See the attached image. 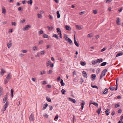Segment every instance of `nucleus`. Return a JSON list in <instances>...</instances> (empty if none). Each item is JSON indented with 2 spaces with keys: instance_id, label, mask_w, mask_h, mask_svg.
<instances>
[{
  "instance_id": "obj_24",
  "label": "nucleus",
  "mask_w": 123,
  "mask_h": 123,
  "mask_svg": "<svg viewBox=\"0 0 123 123\" xmlns=\"http://www.w3.org/2000/svg\"><path fill=\"white\" fill-rule=\"evenodd\" d=\"M57 32L58 34H60L61 33L60 29L59 28H57Z\"/></svg>"
},
{
  "instance_id": "obj_59",
  "label": "nucleus",
  "mask_w": 123,
  "mask_h": 123,
  "mask_svg": "<svg viewBox=\"0 0 123 123\" xmlns=\"http://www.w3.org/2000/svg\"><path fill=\"white\" fill-rule=\"evenodd\" d=\"M111 0H106V3H109L111 2Z\"/></svg>"
},
{
  "instance_id": "obj_56",
  "label": "nucleus",
  "mask_w": 123,
  "mask_h": 123,
  "mask_svg": "<svg viewBox=\"0 0 123 123\" xmlns=\"http://www.w3.org/2000/svg\"><path fill=\"white\" fill-rule=\"evenodd\" d=\"M58 118V115H57L54 118V120H55V119H57Z\"/></svg>"
},
{
  "instance_id": "obj_29",
  "label": "nucleus",
  "mask_w": 123,
  "mask_h": 123,
  "mask_svg": "<svg viewBox=\"0 0 123 123\" xmlns=\"http://www.w3.org/2000/svg\"><path fill=\"white\" fill-rule=\"evenodd\" d=\"M14 91L12 89H11V97L12 98L13 97V94Z\"/></svg>"
},
{
  "instance_id": "obj_39",
  "label": "nucleus",
  "mask_w": 123,
  "mask_h": 123,
  "mask_svg": "<svg viewBox=\"0 0 123 123\" xmlns=\"http://www.w3.org/2000/svg\"><path fill=\"white\" fill-rule=\"evenodd\" d=\"M45 51H41V55H43L45 53Z\"/></svg>"
},
{
  "instance_id": "obj_60",
  "label": "nucleus",
  "mask_w": 123,
  "mask_h": 123,
  "mask_svg": "<svg viewBox=\"0 0 123 123\" xmlns=\"http://www.w3.org/2000/svg\"><path fill=\"white\" fill-rule=\"evenodd\" d=\"M99 37V35H97L95 36V38L96 39H97Z\"/></svg>"
},
{
  "instance_id": "obj_13",
  "label": "nucleus",
  "mask_w": 123,
  "mask_h": 123,
  "mask_svg": "<svg viewBox=\"0 0 123 123\" xmlns=\"http://www.w3.org/2000/svg\"><path fill=\"white\" fill-rule=\"evenodd\" d=\"M2 13L4 14H6V10L4 7H2Z\"/></svg>"
},
{
  "instance_id": "obj_58",
  "label": "nucleus",
  "mask_w": 123,
  "mask_h": 123,
  "mask_svg": "<svg viewBox=\"0 0 123 123\" xmlns=\"http://www.w3.org/2000/svg\"><path fill=\"white\" fill-rule=\"evenodd\" d=\"M100 69L99 68L96 71L97 73V74L99 73L100 72Z\"/></svg>"
},
{
  "instance_id": "obj_53",
  "label": "nucleus",
  "mask_w": 123,
  "mask_h": 123,
  "mask_svg": "<svg viewBox=\"0 0 123 123\" xmlns=\"http://www.w3.org/2000/svg\"><path fill=\"white\" fill-rule=\"evenodd\" d=\"M65 91L64 89H62V94H65Z\"/></svg>"
},
{
  "instance_id": "obj_10",
  "label": "nucleus",
  "mask_w": 123,
  "mask_h": 123,
  "mask_svg": "<svg viewBox=\"0 0 123 123\" xmlns=\"http://www.w3.org/2000/svg\"><path fill=\"white\" fill-rule=\"evenodd\" d=\"M123 54V52L122 51H120L119 53L117 54L116 56V57H118L122 55Z\"/></svg>"
},
{
  "instance_id": "obj_36",
  "label": "nucleus",
  "mask_w": 123,
  "mask_h": 123,
  "mask_svg": "<svg viewBox=\"0 0 123 123\" xmlns=\"http://www.w3.org/2000/svg\"><path fill=\"white\" fill-rule=\"evenodd\" d=\"M105 74L104 73L102 72L101 75L100 76V78H102L105 75Z\"/></svg>"
},
{
  "instance_id": "obj_3",
  "label": "nucleus",
  "mask_w": 123,
  "mask_h": 123,
  "mask_svg": "<svg viewBox=\"0 0 123 123\" xmlns=\"http://www.w3.org/2000/svg\"><path fill=\"white\" fill-rule=\"evenodd\" d=\"M31 27V25H26L25 27L23 28V30H27L28 29Z\"/></svg>"
},
{
  "instance_id": "obj_61",
  "label": "nucleus",
  "mask_w": 123,
  "mask_h": 123,
  "mask_svg": "<svg viewBox=\"0 0 123 123\" xmlns=\"http://www.w3.org/2000/svg\"><path fill=\"white\" fill-rule=\"evenodd\" d=\"M25 21V20L24 19H23L22 20H21L20 21V23H23Z\"/></svg>"
},
{
  "instance_id": "obj_51",
  "label": "nucleus",
  "mask_w": 123,
  "mask_h": 123,
  "mask_svg": "<svg viewBox=\"0 0 123 123\" xmlns=\"http://www.w3.org/2000/svg\"><path fill=\"white\" fill-rule=\"evenodd\" d=\"M120 105L118 104H116L115 105V107L116 108H117L119 107Z\"/></svg>"
},
{
  "instance_id": "obj_63",
  "label": "nucleus",
  "mask_w": 123,
  "mask_h": 123,
  "mask_svg": "<svg viewBox=\"0 0 123 123\" xmlns=\"http://www.w3.org/2000/svg\"><path fill=\"white\" fill-rule=\"evenodd\" d=\"M44 116L46 118H48V115L46 114H44Z\"/></svg>"
},
{
  "instance_id": "obj_11",
  "label": "nucleus",
  "mask_w": 123,
  "mask_h": 123,
  "mask_svg": "<svg viewBox=\"0 0 123 123\" xmlns=\"http://www.w3.org/2000/svg\"><path fill=\"white\" fill-rule=\"evenodd\" d=\"M3 88L0 86V97L1 96L3 93Z\"/></svg>"
},
{
  "instance_id": "obj_46",
  "label": "nucleus",
  "mask_w": 123,
  "mask_h": 123,
  "mask_svg": "<svg viewBox=\"0 0 123 123\" xmlns=\"http://www.w3.org/2000/svg\"><path fill=\"white\" fill-rule=\"evenodd\" d=\"M52 72V70H49L48 72L47 73L48 74H51Z\"/></svg>"
},
{
  "instance_id": "obj_31",
  "label": "nucleus",
  "mask_w": 123,
  "mask_h": 123,
  "mask_svg": "<svg viewBox=\"0 0 123 123\" xmlns=\"http://www.w3.org/2000/svg\"><path fill=\"white\" fill-rule=\"evenodd\" d=\"M51 61L50 60H49L46 63V66L47 67H48L49 65L50 64V63H51Z\"/></svg>"
},
{
  "instance_id": "obj_15",
  "label": "nucleus",
  "mask_w": 123,
  "mask_h": 123,
  "mask_svg": "<svg viewBox=\"0 0 123 123\" xmlns=\"http://www.w3.org/2000/svg\"><path fill=\"white\" fill-rule=\"evenodd\" d=\"M46 99L47 101L48 102H50L51 101V100L49 97H47L46 98Z\"/></svg>"
},
{
  "instance_id": "obj_30",
  "label": "nucleus",
  "mask_w": 123,
  "mask_h": 123,
  "mask_svg": "<svg viewBox=\"0 0 123 123\" xmlns=\"http://www.w3.org/2000/svg\"><path fill=\"white\" fill-rule=\"evenodd\" d=\"M109 110L108 109H107L105 111V113L107 115H108L109 114Z\"/></svg>"
},
{
  "instance_id": "obj_47",
  "label": "nucleus",
  "mask_w": 123,
  "mask_h": 123,
  "mask_svg": "<svg viewBox=\"0 0 123 123\" xmlns=\"http://www.w3.org/2000/svg\"><path fill=\"white\" fill-rule=\"evenodd\" d=\"M5 72V71L3 69H2L1 70V74H2V75H3L4 74V73Z\"/></svg>"
},
{
  "instance_id": "obj_62",
  "label": "nucleus",
  "mask_w": 123,
  "mask_h": 123,
  "mask_svg": "<svg viewBox=\"0 0 123 123\" xmlns=\"http://www.w3.org/2000/svg\"><path fill=\"white\" fill-rule=\"evenodd\" d=\"M122 112V110L121 109H119L118 111V113H120Z\"/></svg>"
},
{
  "instance_id": "obj_32",
  "label": "nucleus",
  "mask_w": 123,
  "mask_h": 123,
  "mask_svg": "<svg viewBox=\"0 0 123 123\" xmlns=\"http://www.w3.org/2000/svg\"><path fill=\"white\" fill-rule=\"evenodd\" d=\"M47 28L49 30H51L53 29V28L52 27H51L49 26H47Z\"/></svg>"
},
{
  "instance_id": "obj_54",
  "label": "nucleus",
  "mask_w": 123,
  "mask_h": 123,
  "mask_svg": "<svg viewBox=\"0 0 123 123\" xmlns=\"http://www.w3.org/2000/svg\"><path fill=\"white\" fill-rule=\"evenodd\" d=\"M49 17L50 19H53V17L52 16H51L50 15H49Z\"/></svg>"
},
{
  "instance_id": "obj_57",
  "label": "nucleus",
  "mask_w": 123,
  "mask_h": 123,
  "mask_svg": "<svg viewBox=\"0 0 123 123\" xmlns=\"http://www.w3.org/2000/svg\"><path fill=\"white\" fill-rule=\"evenodd\" d=\"M93 13L95 14H96L97 13V10H93Z\"/></svg>"
},
{
  "instance_id": "obj_52",
  "label": "nucleus",
  "mask_w": 123,
  "mask_h": 123,
  "mask_svg": "<svg viewBox=\"0 0 123 123\" xmlns=\"http://www.w3.org/2000/svg\"><path fill=\"white\" fill-rule=\"evenodd\" d=\"M32 3V1H28L27 2V3L28 4H30L31 5Z\"/></svg>"
},
{
  "instance_id": "obj_43",
  "label": "nucleus",
  "mask_w": 123,
  "mask_h": 123,
  "mask_svg": "<svg viewBox=\"0 0 123 123\" xmlns=\"http://www.w3.org/2000/svg\"><path fill=\"white\" fill-rule=\"evenodd\" d=\"M109 88L111 90H114L115 89V88L113 87H109Z\"/></svg>"
},
{
  "instance_id": "obj_17",
  "label": "nucleus",
  "mask_w": 123,
  "mask_h": 123,
  "mask_svg": "<svg viewBox=\"0 0 123 123\" xmlns=\"http://www.w3.org/2000/svg\"><path fill=\"white\" fill-rule=\"evenodd\" d=\"M101 108L100 107L99 109H98L97 111V112L98 114H99L100 113V112L101 111Z\"/></svg>"
},
{
  "instance_id": "obj_14",
  "label": "nucleus",
  "mask_w": 123,
  "mask_h": 123,
  "mask_svg": "<svg viewBox=\"0 0 123 123\" xmlns=\"http://www.w3.org/2000/svg\"><path fill=\"white\" fill-rule=\"evenodd\" d=\"M66 29L68 31H70L71 29V27L70 26H68L67 25H66L65 26Z\"/></svg>"
},
{
  "instance_id": "obj_40",
  "label": "nucleus",
  "mask_w": 123,
  "mask_h": 123,
  "mask_svg": "<svg viewBox=\"0 0 123 123\" xmlns=\"http://www.w3.org/2000/svg\"><path fill=\"white\" fill-rule=\"evenodd\" d=\"M92 33H91L88 34L87 35V37L89 38H90L92 37Z\"/></svg>"
},
{
  "instance_id": "obj_50",
  "label": "nucleus",
  "mask_w": 123,
  "mask_h": 123,
  "mask_svg": "<svg viewBox=\"0 0 123 123\" xmlns=\"http://www.w3.org/2000/svg\"><path fill=\"white\" fill-rule=\"evenodd\" d=\"M107 71V69H105L102 71V72L103 73H104V74H105Z\"/></svg>"
},
{
  "instance_id": "obj_27",
  "label": "nucleus",
  "mask_w": 123,
  "mask_h": 123,
  "mask_svg": "<svg viewBox=\"0 0 123 123\" xmlns=\"http://www.w3.org/2000/svg\"><path fill=\"white\" fill-rule=\"evenodd\" d=\"M82 73L83 74H84L83 75V76L84 77H86V76L87 74L86 72L85 71H83V72H82Z\"/></svg>"
},
{
  "instance_id": "obj_6",
  "label": "nucleus",
  "mask_w": 123,
  "mask_h": 123,
  "mask_svg": "<svg viewBox=\"0 0 123 123\" xmlns=\"http://www.w3.org/2000/svg\"><path fill=\"white\" fill-rule=\"evenodd\" d=\"M68 100L71 101L72 102L75 103L76 102V101L75 99L72 98H68Z\"/></svg>"
},
{
  "instance_id": "obj_42",
  "label": "nucleus",
  "mask_w": 123,
  "mask_h": 123,
  "mask_svg": "<svg viewBox=\"0 0 123 123\" xmlns=\"http://www.w3.org/2000/svg\"><path fill=\"white\" fill-rule=\"evenodd\" d=\"M93 104L96 107H98V103H95V102L93 103Z\"/></svg>"
},
{
  "instance_id": "obj_26",
  "label": "nucleus",
  "mask_w": 123,
  "mask_h": 123,
  "mask_svg": "<svg viewBox=\"0 0 123 123\" xmlns=\"http://www.w3.org/2000/svg\"><path fill=\"white\" fill-rule=\"evenodd\" d=\"M43 37L44 38H48V35L45 34H43Z\"/></svg>"
},
{
  "instance_id": "obj_20",
  "label": "nucleus",
  "mask_w": 123,
  "mask_h": 123,
  "mask_svg": "<svg viewBox=\"0 0 123 123\" xmlns=\"http://www.w3.org/2000/svg\"><path fill=\"white\" fill-rule=\"evenodd\" d=\"M75 26L77 29L80 30L81 29V26H79L77 25H75Z\"/></svg>"
},
{
  "instance_id": "obj_4",
  "label": "nucleus",
  "mask_w": 123,
  "mask_h": 123,
  "mask_svg": "<svg viewBox=\"0 0 123 123\" xmlns=\"http://www.w3.org/2000/svg\"><path fill=\"white\" fill-rule=\"evenodd\" d=\"M29 119L30 120L33 121L34 120L33 115L31 114L29 117Z\"/></svg>"
},
{
  "instance_id": "obj_8",
  "label": "nucleus",
  "mask_w": 123,
  "mask_h": 123,
  "mask_svg": "<svg viewBox=\"0 0 123 123\" xmlns=\"http://www.w3.org/2000/svg\"><path fill=\"white\" fill-rule=\"evenodd\" d=\"M103 61V59H102L101 58L98 59L97 60L95 64H96L97 63H101Z\"/></svg>"
},
{
  "instance_id": "obj_48",
  "label": "nucleus",
  "mask_w": 123,
  "mask_h": 123,
  "mask_svg": "<svg viewBox=\"0 0 123 123\" xmlns=\"http://www.w3.org/2000/svg\"><path fill=\"white\" fill-rule=\"evenodd\" d=\"M68 35H66L65 34V37H64V38L65 39V40L66 41H67V40L68 39Z\"/></svg>"
},
{
  "instance_id": "obj_19",
  "label": "nucleus",
  "mask_w": 123,
  "mask_h": 123,
  "mask_svg": "<svg viewBox=\"0 0 123 123\" xmlns=\"http://www.w3.org/2000/svg\"><path fill=\"white\" fill-rule=\"evenodd\" d=\"M32 49L33 51H35V50H37L38 49V47H37L36 46H34L32 48Z\"/></svg>"
},
{
  "instance_id": "obj_7",
  "label": "nucleus",
  "mask_w": 123,
  "mask_h": 123,
  "mask_svg": "<svg viewBox=\"0 0 123 123\" xmlns=\"http://www.w3.org/2000/svg\"><path fill=\"white\" fill-rule=\"evenodd\" d=\"M117 20L116 21V23L118 25H121L120 24V21L119 18L117 17L116 18Z\"/></svg>"
},
{
  "instance_id": "obj_12",
  "label": "nucleus",
  "mask_w": 123,
  "mask_h": 123,
  "mask_svg": "<svg viewBox=\"0 0 123 123\" xmlns=\"http://www.w3.org/2000/svg\"><path fill=\"white\" fill-rule=\"evenodd\" d=\"M48 106V104L47 103H45L43 105V107L42 109L43 110H44L46 109V108Z\"/></svg>"
},
{
  "instance_id": "obj_25",
  "label": "nucleus",
  "mask_w": 123,
  "mask_h": 123,
  "mask_svg": "<svg viewBox=\"0 0 123 123\" xmlns=\"http://www.w3.org/2000/svg\"><path fill=\"white\" fill-rule=\"evenodd\" d=\"M57 18H59L60 17V15L59 14V11H57Z\"/></svg>"
},
{
  "instance_id": "obj_23",
  "label": "nucleus",
  "mask_w": 123,
  "mask_h": 123,
  "mask_svg": "<svg viewBox=\"0 0 123 123\" xmlns=\"http://www.w3.org/2000/svg\"><path fill=\"white\" fill-rule=\"evenodd\" d=\"M63 80L62 79L61 80L60 83L61 85L62 86H64L65 84L63 82Z\"/></svg>"
},
{
  "instance_id": "obj_18",
  "label": "nucleus",
  "mask_w": 123,
  "mask_h": 123,
  "mask_svg": "<svg viewBox=\"0 0 123 123\" xmlns=\"http://www.w3.org/2000/svg\"><path fill=\"white\" fill-rule=\"evenodd\" d=\"M108 89L107 88H105L103 92V93L105 94H106L108 92Z\"/></svg>"
},
{
  "instance_id": "obj_34",
  "label": "nucleus",
  "mask_w": 123,
  "mask_h": 123,
  "mask_svg": "<svg viewBox=\"0 0 123 123\" xmlns=\"http://www.w3.org/2000/svg\"><path fill=\"white\" fill-rule=\"evenodd\" d=\"M11 44V41H9L7 44V46L8 48H9L11 47L10 45Z\"/></svg>"
},
{
  "instance_id": "obj_9",
  "label": "nucleus",
  "mask_w": 123,
  "mask_h": 123,
  "mask_svg": "<svg viewBox=\"0 0 123 123\" xmlns=\"http://www.w3.org/2000/svg\"><path fill=\"white\" fill-rule=\"evenodd\" d=\"M46 73V71L44 70L41 71L40 72L39 75H42Z\"/></svg>"
},
{
  "instance_id": "obj_1",
  "label": "nucleus",
  "mask_w": 123,
  "mask_h": 123,
  "mask_svg": "<svg viewBox=\"0 0 123 123\" xmlns=\"http://www.w3.org/2000/svg\"><path fill=\"white\" fill-rule=\"evenodd\" d=\"M10 74H11L10 73H9L7 75V77L5 79V84L7 83L9 80L11 78L10 77Z\"/></svg>"
},
{
  "instance_id": "obj_37",
  "label": "nucleus",
  "mask_w": 123,
  "mask_h": 123,
  "mask_svg": "<svg viewBox=\"0 0 123 123\" xmlns=\"http://www.w3.org/2000/svg\"><path fill=\"white\" fill-rule=\"evenodd\" d=\"M11 23L12 24V25L15 26L16 25V23L15 22H12Z\"/></svg>"
},
{
  "instance_id": "obj_16",
  "label": "nucleus",
  "mask_w": 123,
  "mask_h": 123,
  "mask_svg": "<svg viewBox=\"0 0 123 123\" xmlns=\"http://www.w3.org/2000/svg\"><path fill=\"white\" fill-rule=\"evenodd\" d=\"M85 105V102L84 101H83L81 104V109H83L84 108V106Z\"/></svg>"
},
{
  "instance_id": "obj_55",
  "label": "nucleus",
  "mask_w": 123,
  "mask_h": 123,
  "mask_svg": "<svg viewBox=\"0 0 123 123\" xmlns=\"http://www.w3.org/2000/svg\"><path fill=\"white\" fill-rule=\"evenodd\" d=\"M21 52H22L23 53H26L27 52V51L25 50H22L21 51Z\"/></svg>"
},
{
  "instance_id": "obj_28",
  "label": "nucleus",
  "mask_w": 123,
  "mask_h": 123,
  "mask_svg": "<svg viewBox=\"0 0 123 123\" xmlns=\"http://www.w3.org/2000/svg\"><path fill=\"white\" fill-rule=\"evenodd\" d=\"M67 41H68V43L70 44H71L72 42V40L69 38H68Z\"/></svg>"
},
{
  "instance_id": "obj_22",
  "label": "nucleus",
  "mask_w": 123,
  "mask_h": 123,
  "mask_svg": "<svg viewBox=\"0 0 123 123\" xmlns=\"http://www.w3.org/2000/svg\"><path fill=\"white\" fill-rule=\"evenodd\" d=\"M80 64L81 65L84 66L86 65V63L85 62H84L82 61H80Z\"/></svg>"
},
{
  "instance_id": "obj_49",
  "label": "nucleus",
  "mask_w": 123,
  "mask_h": 123,
  "mask_svg": "<svg viewBox=\"0 0 123 123\" xmlns=\"http://www.w3.org/2000/svg\"><path fill=\"white\" fill-rule=\"evenodd\" d=\"M43 41L40 40L38 42V44L40 45L41 44H42L43 43Z\"/></svg>"
},
{
  "instance_id": "obj_38",
  "label": "nucleus",
  "mask_w": 123,
  "mask_h": 123,
  "mask_svg": "<svg viewBox=\"0 0 123 123\" xmlns=\"http://www.w3.org/2000/svg\"><path fill=\"white\" fill-rule=\"evenodd\" d=\"M43 31L42 30H40L39 31L38 34L39 35H40L43 34Z\"/></svg>"
},
{
  "instance_id": "obj_35",
  "label": "nucleus",
  "mask_w": 123,
  "mask_h": 123,
  "mask_svg": "<svg viewBox=\"0 0 123 123\" xmlns=\"http://www.w3.org/2000/svg\"><path fill=\"white\" fill-rule=\"evenodd\" d=\"M74 43L75 45L77 47H79V45L77 43L76 41H74Z\"/></svg>"
},
{
  "instance_id": "obj_44",
  "label": "nucleus",
  "mask_w": 123,
  "mask_h": 123,
  "mask_svg": "<svg viewBox=\"0 0 123 123\" xmlns=\"http://www.w3.org/2000/svg\"><path fill=\"white\" fill-rule=\"evenodd\" d=\"M75 119V117L74 115H73V123H74V120Z\"/></svg>"
},
{
  "instance_id": "obj_5",
  "label": "nucleus",
  "mask_w": 123,
  "mask_h": 123,
  "mask_svg": "<svg viewBox=\"0 0 123 123\" xmlns=\"http://www.w3.org/2000/svg\"><path fill=\"white\" fill-rule=\"evenodd\" d=\"M7 94H6L5 96L4 97L3 100V103H4L6 102V101L7 100Z\"/></svg>"
},
{
  "instance_id": "obj_45",
  "label": "nucleus",
  "mask_w": 123,
  "mask_h": 123,
  "mask_svg": "<svg viewBox=\"0 0 123 123\" xmlns=\"http://www.w3.org/2000/svg\"><path fill=\"white\" fill-rule=\"evenodd\" d=\"M93 88L96 89L97 90H98V87L96 85L93 86Z\"/></svg>"
},
{
  "instance_id": "obj_64",
  "label": "nucleus",
  "mask_w": 123,
  "mask_h": 123,
  "mask_svg": "<svg viewBox=\"0 0 123 123\" xmlns=\"http://www.w3.org/2000/svg\"><path fill=\"white\" fill-rule=\"evenodd\" d=\"M39 55L38 53L36 55H35V57H39Z\"/></svg>"
},
{
  "instance_id": "obj_33",
  "label": "nucleus",
  "mask_w": 123,
  "mask_h": 123,
  "mask_svg": "<svg viewBox=\"0 0 123 123\" xmlns=\"http://www.w3.org/2000/svg\"><path fill=\"white\" fill-rule=\"evenodd\" d=\"M106 64V62H104L103 63H102L101 65H100L101 66H104Z\"/></svg>"
},
{
  "instance_id": "obj_41",
  "label": "nucleus",
  "mask_w": 123,
  "mask_h": 123,
  "mask_svg": "<svg viewBox=\"0 0 123 123\" xmlns=\"http://www.w3.org/2000/svg\"><path fill=\"white\" fill-rule=\"evenodd\" d=\"M38 17V18H42V15L40 14H37Z\"/></svg>"
},
{
  "instance_id": "obj_2",
  "label": "nucleus",
  "mask_w": 123,
  "mask_h": 123,
  "mask_svg": "<svg viewBox=\"0 0 123 123\" xmlns=\"http://www.w3.org/2000/svg\"><path fill=\"white\" fill-rule=\"evenodd\" d=\"M9 104L8 101H7L6 103L4 105V109L3 110V112H4V111L6 109V108L7 107Z\"/></svg>"
},
{
  "instance_id": "obj_21",
  "label": "nucleus",
  "mask_w": 123,
  "mask_h": 123,
  "mask_svg": "<svg viewBox=\"0 0 123 123\" xmlns=\"http://www.w3.org/2000/svg\"><path fill=\"white\" fill-rule=\"evenodd\" d=\"M53 37H55L56 38V39H59V37L58 36V35L56 34H53Z\"/></svg>"
}]
</instances>
